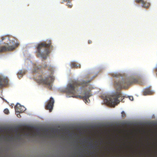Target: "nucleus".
<instances>
[{"label": "nucleus", "instance_id": "f257e3e1", "mask_svg": "<svg viewBox=\"0 0 157 157\" xmlns=\"http://www.w3.org/2000/svg\"><path fill=\"white\" fill-rule=\"evenodd\" d=\"M90 81V80L85 81L84 80L79 81L76 80L72 81L67 85L66 91L68 93L74 95L78 91V86H81V89L82 90L84 89H85L82 94V95H77L75 97L83 99L86 103L88 102V99L92 95L90 92V86L89 84Z\"/></svg>", "mask_w": 157, "mask_h": 157}, {"label": "nucleus", "instance_id": "f03ea898", "mask_svg": "<svg viewBox=\"0 0 157 157\" xmlns=\"http://www.w3.org/2000/svg\"><path fill=\"white\" fill-rule=\"evenodd\" d=\"M51 44V40H47L39 44L37 46V52L44 59H46L50 52L49 48Z\"/></svg>", "mask_w": 157, "mask_h": 157}, {"label": "nucleus", "instance_id": "7ed1b4c3", "mask_svg": "<svg viewBox=\"0 0 157 157\" xmlns=\"http://www.w3.org/2000/svg\"><path fill=\"white\" fill-rule=\"evenodd\" d=\"M137 82L136 79L133 78H127L125 79L116 80L114 85L115 88L117 90L122 88L127 89L128 86Z\"/></svg>", "mask_w": 157, "mask_h": 157}, {"label": "nucleus", "instance_id": "20e7f679", "mask_svg": "<svg viewBox=\"0 0 157 157\" xmlns=\"http://www.w3.org/2000/svg\"><path fill=\"white\" fill-rule=\"evenodd\" d=\"M123 99L122 94L120 92H117L113 95L110 96L109 98L106 97L105 100L106 102L113 107L120 102V100Z\"/></svg>", "mask_w": 157, "mask_h": 157}, {"label": "nucleus", "instance_id": "39448f33", "mask_svg": "<svg viewBox=\"0 0 157 157\" xmlns=\"http://www.w3.org/2000/svg\"><path fill=\"white\" fill-rule=\"evenodd\" d=\"M54 80L53 76L51 75L44 78H42L41 76L39 77L37 80V81L40 84L47 86L49 90H51L52 87L51 84Z\"/></svg>", "mask_w": 157, "mask_h": 157}, {"label": "nucleus", "instance_id": "423d86ee", "mask_svg": "<svg viewBox=\"0 0 157 157\" xmlns=\"http://www.w3.org/2000/svg\"><path fill=\"white\" fill-rule=\"evenodd\" d=\"M9 84L8 78L2 75H0V89L7 86Z\"/></svg>", "mask_w": 157, "mask_h": 157}, {"label": "nucleus", "instance_id": "0eeeda50", "mask_svg": "<svg viewBox=\"0 0 157 157\" xmlns=\"http://www.w3.org/2000/svg\"><path fill=\"white\" fill-rule=\"evenodd\" d=\"M54 100L52 97H51L50 99L47 101V103L45 106L46 109L49 110V112H51L54 106Z\"/></svg>", "mask_w": 157, "mask_h": 157}, {"label": "nucleus", "instance_id": "6e6552de", "mask_svg": "<svg viewBox=\"0 0 157 157\" xmlns=\"http://www.w3.org/2000/svg\"><path fill=\"white\" fill-rule=\"evenodd\" d=\"M18 45L19 44L17 43L13 46H9L7 47L6 46L0 47V53L12 50L16 47H17Z\"/></svg>", "mask_w": 157, "mask_h": 157}, {"label": "nucleus", "instance_id": "1a4fd4ad", "mask_svg": "<svg viewBox=\"0 0 157 157\" xmlns=\"http://www.w3.org/2000/svg\"><path fill=\"white\" fill-rule=\"evenodd\" d=\"M15 109L16 112L22 113L25 110V108L23 106L21 105L20 104L17 103L15 106Z\"/></svg>", "mask_w": 157, "mask_h": 157}, {"label": "nucleus", "instance_id": "9d476101", "mask_svg": "<svg viewBox=\"0 0 157 157\" xmlns=\"http://www.w3.org/2000/svg\"><path fill=\"white\" fill-rule=\"evenodd\" d=\"M135 1L138 3H141L142 6L144 8H147L150 5L149 3L145 2L143 0H135Z\"/></svg>", "mask_w": 157, "mask_h": 157}, {"label": "nucleus", "instance_id": "9b49d317", "mask_svg": "<svg viewBox=\"0 0 157 157\" xmlns=\"http://www.w3.org/2000/svg\"><path fill=\"white\" fill-rule=\"evenodd\" d=\"M152 93V91L150 90V87H149L145 89L143 92L144 95H146L151 94Z\"/></svg>", "mask_w": 157, "mask_h": 157}, {"label": "nucleus", "instance_id": "f8f14e48", "mask_svg": "<svg viewBox=\"0 0 157 157\" xmlns=\"http://www.w3.org/2000/svg\"><path fill=\"white\" fill-rule=\"evenodd\" d=\"M71 66L72 68H80V64H77L76 62H72L71 63Z\"/></svg>", "mask_w": 157, "mask_h": 157}, {"label": "nucleus", "instance_id": "ddd939ff", "mask_svg": "<svg viewBox=\"0 0 157 157\" xmlns=\"http://www.w3.org/2000/svg\"><path fill=\"white\" fill-rule=\"evenodd\" d=\"M64 2H67L66 5L69 8H71L72 7L73 5L71 3V0H63L62 2L61 3H63Z\"/></svg>", "mask_w": 157, "mask_h": 157}, {"label": "nucleus", "instance_id": "4468645a", "mask_svg": "<svg viewBox=\"0 0 157 157\" xmlns=\"http://www.w3.org/2000/svg\"><path fill=\"white\" fill-rule=\"evenodd\" d=\"M25 74V71H18L17 73V75L18 77L20 78H21L22 77L23 75Z\"/></svg>", "mask_w": 157, "mask_h": 157}, {"label": "nucleus", "instance_id": "2eb2a0df", "mask_svg": "<svg viewBox=\"0 0 157 157\" xmlns=\"http://www.w3.org/2000/svg\"><path fill=\"white\" fill-rule=\"evenodd\" d=\"M27 130L29 131L30 132H28L26 134V135L27 136H29L31 134V132H32V129L30 127L28 126L27 127V128H26Z\"/></svg>", "mask_w": 157, "mask_h": 157}, {"label": "nucleus", "instance_id": "dca6fc26", "mask_svg": "<svg viewBox=\"0 0 157 157\" xmlns=\"http://www.w3.org/2000/svg\"><path fill=\"white\" fill-rule=\"evenodd\" d=\"M48 70L50 71L51 73H52L53 72V67L51 65L48 66Z\"/></svg>", "mask_w": 157, "mask_h": 157}, {"label": "nucleus", "instance_id": "f3484780", "mask_svg": "<svg viewBox=\"0 0 157 157\" xmlns=\"http://www.w3.org/2000/svg\"><path fill=\"white\" fill-rule=\"evenodd\" d=\"M40 71V68L37 67H36L34 69L33 71L35 72L38 73Z\"/></svg>", "mask_w": 157, "mask_h": 157}, {"label": "nucleus", "instance_id": "a211bd4d", "mask_svg": "<svg viewBox=\"0 0 157 157\" xmlns=\"http://www.w3.org/2000/svg\"><path fill=\"white\" fill-rule=\"evenodd\" d=\"M4 112L5 114H8L9 113V110L7 109H5L4 110Z\"/></svg>", "mask_w": 157, "mask_h": 157}, {"label": "nucleus", "instance_id": "6ab92c4d", "mask_svg": "<svg viewBox=\"0 0 157 157\" xmlns=\"http://www.w3.org/2000/svg\"><path fill=\"white\" fill-rule=\"evenodd\" d=\"M121 116L122 117H124L125 116V114L124 111H123L121 112Z\"/></svg>", "mask_w": 157, "mask_h": 157}, {"label": "nucleus", "instance_id": "aec40b11", "mask_svg": "<svg viewBox=\"0 0 157 157\" xmlns=\"http://www.w3.org/2000/svg\"><path fill=\"white\" fill-rule=\"evenodd\" d=\"M129 99L130 100L132 101L133 99V98L132 96H131L129 97Z\"/></svg>", "mask_w": 157, "mask_h": 157}, {"label": "nucleus", "instance_id": "412c9836", "mask_svg": "<svg viewBox=\"0 0 157 157\" xmlns=\"http://www.w3.org/2000/svg\"><path fill=\"white\" fill-rule=\"evenodd\" d=\"M118 75L116 74H112V76L113 77H117Z\"/></svg>", "mask_w": 157, "mask_h": 157}, {"label": "nucleus", "instance_id": "4be33fe9", "mask_svg": "<svg viewBox=\"0 0 157 157\" xmlns=\"http://www.w3.org/2000/svg\"><path fill=\"white\" fill-rule=\"evenodd\" d=\"M90 147L92 148H94V147H96V146H94L92 144H91V145H90Z\"/></svg>", "mask_w": 157, "mask_h": 157}, {"label": "nucleus", "instance_id": "5701e85b", "mask_svg": "<svg viewBox=\"0 0 157 157\" xmlns=\"http://www.w3.org/2000/svg\"><path fill=\"white\" fill-rule=\"evenodd\" d=\"M92 43V41L91 40H89L88 41V43L89 44H91Z\"/></svg>", "mask_w": 157, "mask_h": 157}, {"label": "nucleus", "instance_id": "b1692460", "mask_svg": "<svg viewBox=\"0 0 157 157\" xmlns=\"http://www.w3.org/2000/svg\"><path fill=\"white\" fill-rule=\"evenodd\" d=\"M2 40H4L5 39V37L4 36H2L1 37Z\"/></svg>", "mask_w": 157, "mask_h": 157}, {"label": "nucleus", "instance_id": "393cba45", "mask_svg": "<svg viewBox=\"0 0 157 157\" xmlns=\"http://www.w3.org/2000/svg\"><path fill=\"white\" fill-rule=\"evenodd\" d=\"M17 117H21V116L19 114H17Z\"/></svg>", "mask_w": 157, "mask_h": 157}, {"label": "nucleus", "instance_id": "a878e982", "mask_svg": "<svg viewBox=\"0 0 157 157\" xmlns=\"http://www.w3.org/2000/svg\"><path fill=\"white\" fill-rule=\"evenodd\" d=\"M37 133H38V134L39 135L40 134V133L39 132V130L38 129H37Z\"/></svg>", "mask_w": 157, "mask_h": 157}, {"label": "nucleus", "instance_id": "bb28decb", "mask_svg": "<svg viewBox=\"0 0 157 157\" xmlns=\"http://www.w3.org/2000/svg\"><path fill=\"white\" fill-rule=\"evenodd\" d=\"M47 67V64H45V65H44V67L45 68H46V67Z\"/></svg>", "mask_w": 157, "mask_h": 157}, {"label": "nucleus", "instance_id": "cd10ccee", "mask_svg": "<svg viewBox=\"0 0 157 157\" xmlns=\"http://www.w3.org/2000/svg\"><path fill=\"white\" fill-rule=\"evenodd\" d=\"M33 135H34V136H36V133H35V132L33 133Z\"/></svg>", "mask_w": 157, "mask_h": 157}, {"label": "nucleus", "instance_id": "c85d7f7f", "mask_svg": "<svg viewBox=\"0 0 157 157\" xmlns=\"http://www.w3.org/2000/svg\"><path fill=\"white\" fill-rule=\"evenodd\" d=\"M48 130H46V132H48Z\"/></svg>", "mask_w": 157, "mask_h": 157}, {"label": "nucleus", "instance_id": "c756f323", "mask_svg": "<svg viewBox=\"0 0 157 157\" xmlns=\"http://www.w3.org/2000/svg\"><path fill=\"white\" fill-rule=\"evenodd\" d=\"M7 45H8V44H6Z\"/></svg>", "mask_w": 157, "mask_h": 157}]
</instances>
